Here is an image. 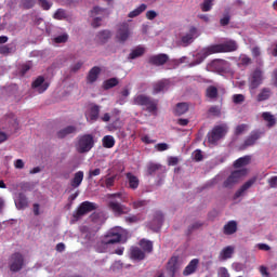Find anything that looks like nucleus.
<instances>
[{
	"instance_id": "f257e3e1",
	"label": "nucleus",
	"mask_w": 277,
	"mask_h": 277,
	"mask_svg": "<svg viewBox=\"0 0 277 277\" xmlns=\"http://www.w3.org/2000/svg\"><path fill=\"white\" fill-rule=\"evenodd\" d=\"M107 198L109 200L108 208L110 209V211H113L115 215L120 216L127 215V213H131V208L116 201V198H118V200H120L121 202H127V197H124V194H122L121 192L108 194Z\"/></svg>"
},
{
	"instance_id": "f03ea898",
	"label": "nucleus",
	"mask_w": 277,
	"mask_h": 277,
	"mask_svg": "<svg viewBox=\"0 0 277 277\" xmlns=\"http://www.w3.org/2000/svg\"><path fill=\"white\" fill-rule=\"evenodd\" d=\"M133 105L145 107L148 114H157L159 102L157 100H153V97L148 95L140 94L133 97Z\"/></svg>"
},
{
	"instance_id": "7ed1b4c3",
	"label": "nucleus",
	"mask_w": 277,
	"mask_h": 277,
	"mask_svg": "<svg viewBox=\"0 0 277 277\" xmlns=\"http://www.w3.org/2000/svg\"><path fill=\"white\" fill-rule=\"evenodd\" d=\"M94 148V135L83 134L78 136V142L76 144V150L80 155L90 153Z\"/></svg>"
},
{
	"instance_id": "20e7f679",
	"label": "nucleus",
	"mask_w": 277,
	"mask_h": 277,
	"mask_svg": "<svg viewBox=\"0 0 277 277\" xmlns=\"http://www.w3.org/2000/svg\"><path fill=\"white\" fill-rule=\"evenodd\" d=\"M98 209V205L92 201H83L74 212V220H81L83 215H88V213H92V211H96Z\"/></svg>"
},
{
	"instance_id": "39448f33",
	"label": "nucleus",
	"mask_w": 277,
	"mask_h": 277,
	"mask_svg": "<svg viewBox=\"0 0 277 277\" xmlns=\"http://www.w3.org/2000/svg\"><path fill=\"white\" fill-rule=\"evenodd\" d=\"M246 174H248V170L246 169L236 170L232 172V174L223 183V187H225L226 189L235 187V185H237V183L241 181V177L246 176Z\"/></svg>"
},
{
	"instance_id": "423d86ee",
	"label": "nucleus",
	"mask_w": 277,
	"mask_h": 277,
	"mask_svg": "<svg viewBox=\"0 0 277 277\" xmlns=\"http://www.w3.org/2000/svg\"><path fill=\"white\" fill-rule=\"evenodd\" d=\"M9 267L12 272H21L25 267V256L21 252H15L10 256Z\"/></svg>"
},
{
	"instance_id": "0eeeda50",
	"label": "nucleus",
	"mask_w": 277,
	"mask_h": 277,
	"mask_svg": "<svg viewBox=\"0 0 277 277\" xmlns=\"http://www.w3.org/2000/svg\"><path fill=\"white\" fill-rule=\"evenodd\" d=\"M129 38H131V28L129 26V23L123 22L118 25L117 32H116V40L120 44H124V42H127Z\"/></svg>"
},
{
	"instance_id": "6e6552de",
	"label": "nucleus",
	"mask_w": 277,
	"mask_h": 277,
	"mask_svg": "<svg viewBox=\"0 0 277 277\" xmlns=\"http://www.w3.org/2000/svg\"><path fill=\"white\" fill-rule=\"evenodd\" d=\"M228 128L226 126H216L212 129L211 132L208 133V142L209 144H216L226 135Z\"/></svg>"
},
{
	"instance_id": "1a4fd4ad",
	"label": "nucleus",
	"mask_w": 277,
	"mask_h": 277,
	"mask_svg": "<svg viewBox=\"0 0 277 277\" xmlns=\"http://www.w3.org/2000/svg\"><path fill=\"white\" fill-rule=\"evenodd\" d=\"M212 48V52L215 53H233L237 51L238 45L236 41L229 40L224 43L210 45Z\"/></svg>"
},
{
	"instance_id": "9d476101",
	"label": "nucleus",
	"mask_w": 277,
	"mask_h": 277,
	"mask_svg": "<svg viewBox=\"0 0 277 277\" xmlns=\"http://www.w3.org/2000/svg\"><path fill=\"white\" fill-rule=\"evenodd\" d=\"M120 241H122V234H120L118 232V229L108 230L104 235V238L102 239V243L104 246H111L114 243H120Z\"/></svg>"
},
{
	"instance_id": "9b49d317",
	"label": "nucleus",
	"mask_w": 277,
	"mask_h": 277,
	"mask_svg": "<svg viewBox=\"0 0 277 277\" xmlns=\"http://www.w3.org/2000/svg\"><path fill=\"white\" fill-rule=\"evenodd\" d=\"M263 79H265L263 77V70L261 68H255L249 77V88L251 90H256V88L263 83Z\"/></svg>"
},
{
	"instance_id": "f8f14e48",
	"label": "nucleus",
	"mask_w": 277,
	"mask_h": 277,
	"mask_svg": "<svg viewBox=\"0 0 277 277\" xmlns=\"http://www.w3.org/2000/svg\"><path fill=\"white\" fill-rule=\"evenodd\" d=\"M105 14H107V9H101L100 6H95L93 10H91L90 16H98L95 17L91 24L94 29L101 27V23Z\"/></svg>"
},
{
	"instance_id": "ddd939ff",
	"label": "nucleus",
	"mask_w": 277,
	"mask_h": 277,
	"mask_svg": "<svg viewBox=\"0 0 277 277\" xmlns=\"http://www.w3.org/2000/svg\"><path fill=\"white\" fill-rule=\"evenodd\" d=\"M161 226H163V213L161 211H156L154 213V219L149 222V228L154 230V233H159Z\"/></svg>"
},
{
	"instance_id": "4468645a",
	"label": "nucleus",
	"mask_w": 277,
	"mask_h": 277,
	"mask_svg": "<svg viewBox=\"0 0 277 277\" xmlns=\"http://www.w3.org/2000/svg\"><path fill=\"white\" fill-rule=\"evenodd\" d=\"M261 140V132L259 131H252L249 136L245 140L242 145H240V150H246V148H250V146H254L256 144V141Z\"/></svg>"
},
{
	"instance_id": "2eb2a0df",
	"label": "nucleus",
	"mask_w": 277,
	"mask_h": 277,
	"mask_svg": "<svg viewBox=\"0 0 277 277\" xmlns=\"http://www.w3.org/2000/svg\"><path fill=\"white\" fill-rule=\"evenodd\" d=\"M214 52L210 47L202 49L199 53L196 54L195 60L193 62V66H198V64H202L205 60L209 57V55H213Z\"/></svg>"
},
{
	"instance_id": "dca6fc26",
	"label": "nucleus",
	"mask_w": 277,
	"mask_h": 277,
	"mask_svg": "<svg viewBox=\"0 0 277 277\" xmlns=\"http://www.w3.org/2000/svg\"><path fill=\"white\" fill-rule=\"evenodd\" d=\"M169 61L170 56H168V54H157L149 57L148 64L151 66H163L164 64H168Z\"/></svg>"
},
{
	"instance_id": "f3484780",
	"label": "nucleus",
	"mask_w": 277,
	"mask_h": 277,
	"mask_svg": "<svg viewBox=\"0 0 277 277\" xmlns=\"http://www.w3.org/2000/svg\"><path fill=\"white\" fill-rule=\"evenodd\" d=\"M180 265H179V258L172 256L167 264V272L169 277H175L176 272H179Z\"/></svg>"
},
{
	"instance_id": "a211bd4d",
	"label": "nucleus",
	"mask_w": 277,
	"mask_h": 277,
	"mask_svg": "<svg viewBox=\"0 0 277 277\" xmlns=\"http://www.w3.org/2000/svg\"><path fill=\"white\" fill-rule=\"evenodd\" d=\"M256 183V176H253L249 181H247L234 195V199L237 200V198H241L243 196V193L248 192L252 185Z\"/></svg>"
},
{
	"instance_id": "6ab92c4d",
	"label": "nucleus",
	"mask_w": 277,
	"mask_h": 277,
	"mask_svg": "<svg viewBox=\"0 0 277 277\" xmlns=\"http://www.w3.org/2000/svg\"><path fill=\"white\" fill-rule=\"evenodd\" d=\"M32 89L39 88L38 92L39 94H42L43 92H47L49 90V82H44V78L42 76H39L31 84Z\"/></svg>"
},
{
	"instance_id": "aec40b11",
	"label": "nucleus",
	"mask_w": 277,
	"mask_h": 277,
	"mask_svg": "<svg viewBox=\"0 0 277 277\" xmlns=\"http://www.w3.org/2000/svg\"><path fill=\"white\" fill-rule=\"evenodd\" d=\"M153 94H159L160 92H166V90L170 89V80H159L158 82L153 84Z\"/></svg>"
},
{
	"instance_id": "412c9836",
	"label": "nucleus",
	"mask_w": 277,
	"mask_h": 277,
	"mask_svg": "<svg viewBox=\"0 0 277 277\" xmlns=\"http://www.w3.org/2000/svg\"><path fill=\"white\" fill-rule=\"evenodd\" d=\"M130 259H132V261H144L146 253L140 249V247H132L130 249Z\"/></svg>"
},
{
	"instance_id": "4be33fe9",
	"label": "nucleus",
	"mask_w": 277,
	"mask_h": 277,
	"mask_svg": "<svg viewBox=\"0 0 277 277\" xmlns=\"http://www.w3.org/2000/svg\"><path fill=\"white\" fill-rule=\"evenodd\" d=\"M198 263H200L198 259H193L183 271V276H192V274H195L196 269H198Z\"/></svg>"
},
{
	"instance_id": "5701e85b",
	"label": "nucleus",
	"mask_w": 277,
	"mask_h": 277,
	"mask_svg": "<svg viewBox=\"0 0 277 277\" xmlns=\"http://www.w3.org/2000/svg\"><path fill=\"white\" fill-rule=\"evenodd\" d=\"M72 133H77V127L75 126H67L66 128L60 130L56 133L58 140H64V137H68V135H72Z\"/></svg>"
},
{
	"instance_id": "b1692460",
	"label": "nucleus",
	"mask_w": 277,
	"mask_h": 277,
	"mask_svg": "<svg viewBox=\"0 0 277 277\" xmlns=\"http://www.w3.org/2000/svg\"><path fill=\"white\" fill-rule=\"evenodd\" d=\"M233 254H235V247L227 246L220 252L219 259L221 261H228V259H233Z\"/></svg>"
},
{
	"instance_id": "393cba45",
	"label": "nucleus",
	"mask_w": 277,
	"mask_h": 277,
	"mask_svg": "<svg viewBox=\"0 0 277 277\" xmlns=\"http://www.w3.org/2000/svg\"><path fill=\"white\" fill-rule=\"evenodd\" d=\"M100 75H101V67L94 66L93 68H91L88 76H87L88 83L96 82Z\"/></svg>"
},
{
	"instance_id": "a878e982",
	"label": "nucleus",
	"mask_w": 277,
	"mask_h": 277,
	"mask_svg": "<svg viewBox=\"0 0 277 277\" xmlns=\"http://www.w3.org/2000/svg\"><path fill=\"white\" fill-rule=\"evenodd\" d=\"M272 98V89L263 88L256 96L258 103H263V101H269Z\"/></svg>"
},
{
	"instance_id": "bb28decb",
	"label": "nucleus",
	"mask_w": 277,
	"mask_h": 277,
	"mask_svg": "<svg viewBox=\"0 0 277 277\" xmlns=\"http://www.w3.org/2000/svg\"><path fill=\"white\" fill-rule=\"evenodd\" d=\"M187 111H189V104L185 102L177 103L173 109L174 116H183L184 114H187Z\"/></svg>"
},
{
	"instance_id": "cd10ccee",
	"label": "nucleus",
	"mask_w": 277,
	"mask_h": 277,
	"mask_svg": "<svg viewBox=\"0 0 277 277\" xmlns=\"http://www.w3.org/2000/svg\"><path fill=\"white\" fill-rule=\"evenodd\" d=\"M100 114H101V107L98 105H93L89 110L87 120H90L91 122H96V120H98Z\"/></svg>"
},
{
	"instance_id": "c85d7f7f",
	"label": "nucleus",
	"mask_w": 277,
	"mask_h": 277,
	"mask_svg": "<svg viewBox=\"0 0 277 277\" xmlns=\"http://www.w3.org/2000/svg\"><path fill=\"white\" fill-rule=\"evenodd\" d=\"M130 189H137L140 187V179L133 173L129 172L126 174Z\"/></svg>"
},
{
	"instance_id": "c756f323",
	"label": "nucleus",
	"mask_w": 277,
	"mask_h": 277,
	"mask_svg": "<svg viewBox=\"0 0 277 277\" xmlns=\"http://www.w3.org/2000/svg\"><path fill=\"white\" fill-rule=\"evenodd\" d=\"M138 246L145 254H150V252H153V241L147 240L146 238L141 239Z\"/></svg>"
},
{
	"instance_id": "7c9ffc66",
	"label": "nucleus",
	"mask_w": 277,
	"mask_h": 277,
	"mask_svg": "<svg viewBox=\"0 0 277 277\" xmlns=\"http://www.w3.org/2000/svg\"><path fill=\"white\" fill-rule=\"evenodd\" d=\"M17 209H27L29 207V201L27 200V196L25 194L19 193L17 200L15 201Z\"/></svg>"
},
{
	"instance_id": "2f4dec72",
	"label": "nucleus",
	"mask_w": 277,
	"mask_h": 277,
	"mask_svg": "<svg viewBox=\"0 0 277 277\" xmlns=\"http://www.w3.org/2000/svg\"><path fill=\"white\" fill-rule=\"evenodd\" d=\"M220 96V92L217 91L215 85H209L206 89V97L210 98V101H215Z\"/></svg>"
},
{
	"instance_id": "473e14b6",
	"label": "nucleus",
	"mask_w": 277,
	"mask_h": 277,
	"mask_svg": "<svg viewBox=\"0 0 277 277\" xmlns=\"http://www.w3.org/2000/svg\"><path fill=\"white\" fill-rule=\"evenodd\" d=\"M236 230H237V222L236 221H229L223 227L224 235H235Z\"/></svg>"
},
{
	"instance_id": "72a5a7b5",
	"label": "nucleus",
	"mask_w": 277,
	"mask_h": 277,
	"mask_svg": "<svg viewBox=\"0 0 277 277\" xmlns=\"http://www.w3.org/2000/svg\"><path fill=\"white\" fill-rule=\"evenodd\" d=\"M196 31H197L196 27L194 26L190 27L189 34L182 37L183 44H186V45L192 44V41L194 40V36H196Z\"/></svg>"
},
{
	"instance_id": "f704fd0d",
	"label": "nucleus",
	"mask_w": 277,
	"mask_h": 277,
	"mask_svg": "<svg viewBox=\"0 0 277 277\" xmlns=\"http://www.w3.org/2000/svg\"><path fill=\"white\" fill-rule=\"evenodd\" d=\"M83 183V171H78L75 173L74 179L71 180V187H79Z\"/></svg>"
},
{
	"instance_id": "c9c22d12",
	"label": "nucleus",
	"mask_w": 277,
	"mask_h": 277,
	"mask_svg": "<svg viewBox=\"0 0 277 277\" xmlns=\"http://www.w3.org/2000/svg\"><path fill=\"white\" fill-rule=\"evenodd\" d=\"M102 144L104 148H114L116 146V138L111 135H105L102 138Z\"/></svg>"
},
{
	"instance_id": "e433bc0d",
	"label": "nucleus",
	"mask_w": 277,
	"mask_h": 277,
	"mask_svg": "<svg viewBox=\"0 0 277 277\" xmlns=\"http://www.w3.org/2000/svg\"><path fill=\"white\" fill-rule=\"evenodd\" d=\"M96 38L101 44H105L109 38H111V31L109 30H102L96 35Z\"/></svg>"
},
{
	"instance_id": "4c0bfd02",
	"label": "nucleus",
	"mask_w": 277,
	"mask_h": 277,
	"mask_svg": "<svg viewBox=\"0 0 277 277\" xmlns=\"http://www.w3.org/2000/svg\"><path fill=\"white\" fill-rule=\"evenodd\" d=\"M147 8L148 6L145 3L141 4L138 8L134 9L128 14L129 18H135L140 16V14H142L143 12H146Z\"/></svg>"
},
{
	"instance_id": "58836bf2",
	"label": "nucleus",
	"mask_w": 277,
	"mask_h": 277,
	"mask_svg": "<svg viewBox=\"0 0 277 277\" xmlns=\"http://www.w3.org/2000/svg\"><path fill=\"white\" fill-rule=\"evenodd\" d=\"M250 156L240 157L234 162V168H243V166H248L250 163Z\"/></svg>"
},
{
	"instance_id": "ea45409f",
	"label": "nucleus",
	"mask_w": 277,
	"mask_h": 277,
	"mask_svg": "<svg viewBox=\"0 0 277 277\" xmlns=\"http://www.w3.org/2000/svg\"><path fill=\"white\" fill-rule=\"evenodd\" d=\"M144 53H146V50L142 47H137L129 54V60H137V57H142Z\"/></svg>"
},
{
	"instance_id": "a19ab883",
	"label": "nucleus",
	"mask_w": 277,
	"mask_h": 277,
	"mask_svg": "<svg viewBox=\"0 0 277 277\" xmlns=\"http://www.w3.org/2000/svg\"><path fill=\"white\" fill-rule=\"evenodd\" d=\"M262 118L263 120H265V122H267V127L272 128L274 127V124H276V118L274 117V115H271L269 113H263L262 114Z\"/></svg>"
},
{
	"instance_id": "79ce46f5",
	"label": "nucleus",
	"mask_w": 277,
	"mask_h": 277,
	"mask_svg": "<svg viewBox=\"0 0 277 277\" xmlns=\"http://www.w3.org/2000/svg\"><path fill=\"white\" fill-rule=\"evenodd\" d=\"M119 81L117 78H110L103 83L104 90H111V88H116L118 85Z\"/></svg>"
},
{
	"instance_id": "37998d69",
	"label": "nucleus",
	"mask_w": 277,
	"mask_h": 277,
	"mask_svg": "<svg viewBox=\"0 0 277 277\" xmlns=\"http://www.w3.org/2000/svg\"><path fill=\"white\" fill-rule=\"evenodd\" d=\"M148 202L149 201L146 199H137L130 203V207H132V209H142L144 207H147Z\"/></svg>"
},
{
	"instance_id": "c03bdc74",
	"label": "nucleus",
	"mask_w": 277,
	"mask_h": 277,
	"mask_svg": "<svg viewBox=\"0 0 277 277\" xmlns=\"http://www.w3.org/2000/svg\"><path fill=\"white\" fill-rule=\"evenodd\" d=\"M14 51H16V47L0 45V55H10V53H14Z\"/></svg>"
},
{
	"instance_id": "a18cd8bd",
	"label": "nucleus",
	"mask_w": 277,
	"mask_h": 277,
	"mask_svg": "<svg viewBox=\"0 0 277 277\" xmlns=\"http://www.w3.org/2000/svg\"><path fill=\"white\" fill-rule=\"evenodd\" d=\"M67 14H66V10L64 9H58L56 10V12L53 15V18H55V21H64V18H67Z\"/></svg>"
},
{
	"instance_id": "49530a36",
	"label": "nucleus",
	"mask_w": 277,
	"mask_h": 277,
	"mask_svg": "<svg viewBox=\"0 0 277 277\" xmlns=\"http://www.w3.org/2000/svg\"><path fill=\"white\" fill-rule=\"evenodd\" d=\"M213 8V0H203L201 3V10L203 12H211V9Z\"/></svg>"
},
{
	"instance_id": "de8ad7c7",
	"label": "nucleus",
	"mask_w": 277,
	"mask_h": 277,
	"mask_svg": "<svg viewBox=\"0 0 277 277\" xmlns=\"http://www.w3.org/2000/svg\"><path fill=\"white\" fill-rule=\"evenodd\" d=\"M159 168H161L160 164L149 163L147 167V172L150 176H153V174H155V172H157L159 170Z\"/></svg>"
},
{
	"instance_id": "09e8293b",
	"label": "nucleus",
	"mask_w": 277,
	"mask_h": 277,
	"mask_svg": "<svg viewBox=\"0 0 277 277\" xmlns=\"http://www.w3.org/2000/svg\"><path fill=\"white\" fill-rule=\"evenodd\" d=\"M252 64V58H250L248 55H242L239 58V65L240 66H250Z\"/></svg>"
},
{
	"instance_id": "8fccbe9b",
	"label": "nucleus",
	"mask_w": 277,
	"mask_h": 277,
	"mask_svg": "<svg viewBox=\"0 0 277 277\" xmlns=\"http://www.w3.org/2000/svg\"><path fill=\"white\" fill-rule=\"evenodd\" d=\"M38 4L40 5V8H42V10H45V11L51 10V6L53 5L48 0H38Z\"/></svg>"
},
{
	"instance_id": "3c124183",
	"label": "nucleus",
	"mask_w": 277,
	"mask_h": 277,
	"mask_svg": "<svg viewBox=\"0 0 277 277\" xmlns=\"http://www.w3.org/2000/svg\"><path fill=\"white\" fill-rule=\"evenodd\" d=\"M233 101L235 105H240V103H243V101H246V96H243V94H234Z\"/></svg>"
},
{
	"instance_id": "603ef678",
	"label": "nucleus",
	"mask_w": 277,
	"mask_h": 277,
	"mask_svg": "<svg viewBox=\"0 0 277 277\" xmlns=\"http://www.w3.org/2000/svg\"><path fill=\"white\" fill-rule=\"evenodd\" d=\"M245 131H248V124L242 123L236 127L235 134L241 135V133H243Z\"/></svg>"
},
{
	"instance_id": "864d4df0",
	"label": "nucleus",
	"mask_w": 277,
	"mask_h": 277,
	"mask_svg": "<svg viewBox=\"0 0 277 277\" xmlns=\"http://www.w3.org/2000/svg\"><path fill=\"white\" fill-rule=\"evenodd\" d=\"M230 23V14H225L221 19H220V25L221 27H226Z\"/></svg>"
},
{
	"instance_id": "5fc2aeb1",
	"label": "nucleus",
	"mask_w": 277,
	"mask_h": 277,
	"mask_svg": "<svg viewBox=\"0 0 277 277\" xmlns=\"http://www.w3.org/2000/svg\"><path fill=\"white\" fill-rule=\"evenodd\" d=\"M155 148L158 150V153H163L164 150H168L170 146L167 143H158L155 145Z\"/></svg>"
},
{
	"instance_id": "6e6d98bb",
	"label": "nucleus",
	"mask_w": 277,
	"mask_h": 277,
	"mask_svg": "<svg viewBox=\"0 0 277 277\" xmlns=\"http://www.w3.org/2000/svg\"><path fill=\"white\" fill-rule=\"evenodd\" d=\"M203 223L195 222L188 227V233H194V230H198V228H202Z\"/></svg>"
},
{
	"instance_id": "4d7b16f0",
	"label": "nucleus",
	"mask_w": 277,
	"mask_h": 277,
	"mask_svg": "<svg viewBox=\"0 0 277 277\" xmlns=\"http://www.w3.org/2000/svg\"><path fill=\"white\" fill-rule=\"evenodd\" d=\"M208 111H209V114H211V116H220L222 114L220 106H212L209 108Z\"/></svg>"
},
{
	"instance_id": "13d9d810",
	"label": "nucleus",
	"mask_w": 277,
	"mask_h": 277,
	"mask_svg": "<svg viewBox=\"0 0 277 277\" xmlns=\"http://www.w3.org/2000/svg\"><path fill=\"white\" fill-rule=\"evenodd\" d=\"M115 183H116V175H113L105 180V185H106L107 189H109L110 187H114Z\"/></svg>"
},
{
	"instance_id": "bf43d9fd",
	"label": "nucleus",
	"mask_w": 277,
	"mask_h": 277,
	"mask_svg": "<svg viewBox=\"0 0 277 277\" xmlns=\"http://www.w3.org/2000/svg\"><path fill=\"white\" fill-rule=\"evenodd\" d=\"M22 3L26 10H31L36 5V0H23Z\"/></svg>"
},
{
	"instance_id": "052dcab7",
	"label": "nucleus",
	"mask_w": 277,
	"mask_h": 277,
	"mask_svg": "<svg viewBox=\"0 0 277 277\" xmlns=\"http://www.w3.org/2000/svg\"><path fill=\"white\" fill-rule=\"evenodd\" d=\"M67 41H68V35H61L54 38V42H56V44H62Z\"/></svg>"
},
{
	"instance_id": "680f3d73",
	"label": "nucleus",
	"mask_w": 277,
	"mask_h": 277,
	"mask_svg": "<svg viewBox=\"0 0 277 277\" xmlns=\"http://www.w3.org/2000/svg\"><path fill=\"white\" fill-rule=\"evenodd\" d=\"M217 275L220 277H230V274L228 273L227 267H220L219 271H217Z\"/></svg>"
},
{
	"instance_id": "e2e57ef3",
	"label": "nucleus",
	"mask_w": 277,
	"mask_h": 277,
	"mask_svg": "<svg viewBox=\"0 0 277 277\" xmlns=\"http://www.w3.org/2000/svg\"><path fill=\"white\" fill-rule=\"evenodd\" d=\"M100 174H101V169L100 168L94 169V170H90L88 179L90 181L93 176H100Z\"/></svg>"
},
{
	"instance_id": "0e129e2a",
	"label": "nucleus",
	"mask_w": 277,
	"mask_h": 277,
	"mask_svg": "<svg viewBox=\"0 0 277 277\" xmlns=\"http://www.w3.org/2000/svg\"><path fill=\"white\" fill-rule=\"evenodd\" d=\"M268 185L272 189H276L277 188V176H272L269 180H268Z\"/></svg>"
},
{
	"instance_id": "69168bd1",
	"label": "nucleus",
	"mask_w": 277,
	"mask_h": 277,
	"mask_svg": "<svg viewBox=\"0 0 277 277\" xmlns=\"http://www.w3.org/2000/svg\"><path fill=\"white\" fill-rule=\"evenodd\" d=\"M195 161H202V150L196 149L194 153Z\"/></svg>"
},
{
	"instance_id": "338daca9",
	"label": "nucleus",
	"mask_w": 277,
	"mask_h": 277,
	"mask_svg": "<svg viewBox=\"0 0 277 277\" xmlns=\"http://www.w3.org/2000/svg\"><path fill=\"white\" fill-rule=\"evenodd\" d=\"M251 54L253 57H261V48L259 47L252 48Z\"/></svg>"
},
{
	"instance_id": "774afa93",
	"label": "nucleus",
	"mask_w": 277,
	"mask_h": 277,
	"mask_svg": "<svg viewBox=\"0 0 277 277\" xmlns=\"http://www.w3.org/2000/svg\"><path fill=\"white\" fill-rule=\"evenodd\" d=\"M260 274L263 277H269V272H267V268L265 266H260Z\"/></svg>"
}]
</instances>
